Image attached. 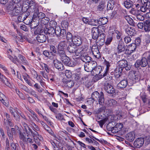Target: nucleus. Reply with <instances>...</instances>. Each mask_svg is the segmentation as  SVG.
Instances as JSON below:
<instances>
[{"instance_id":"f257e3e1","label":"nucleus","mask_w":150,"mask_h":150,"mask_svg":"<svg viewBox=\"0 0 150 150\" xmlns=\"http://www.w3.org/2000/svg\"><path fill=\"white\" fill-rule=\"evenodd\" d=\"M29 9H30L32 12H34L33 17L36 19H42L45 16V14L42 12L39 13L38 7L37 5H35L34 2L31 1L29 4Z\"/></svg>"},{"instance_id":"f03ea898","label":"nucleus","mask_w":150,"mask_h":150,"mask_svg":"<svg viewBox=\"0 0 150 150\" xmlns=\"http://www.w3.org/2000/svg\"><path fill=\"white\" fill-rule=\"evenodd\" d=\"M91 97L95 101L98 100L99 103L100 105H102L104 104V99L103 93L102 92H101L100 94L97 91L93 92L91 95Z\"/></svg>"},{"instance_id":"7ed1b4c3","label":"nucleus","mask_w":150,"mask_h":150,"mask_svg":"<svg viewBox=\"0 0 150 150\" xmlns=\"http://www.w3.org/2000/svg\"><path fill=\"white\" fill-rule=\"evenodd\" d=\"M148 65V62L147 59L145 57H143L141 59H138L137 60L134 64V66L137 68L140 67H144Z\"/></svg>"},{"instance_id":"20e7f679","label":"nucleus","mask_w":150,"mask_h":150,"mask_svg":"<svg viewBox=\"0 0 150 150\" xmlns=\"http://www.w3.org/2000/svg\"><path fill=\"white\" fill-rule=\"evenodd\" d=\"M14 59L15 62H13L14 63H18L20 64H27V61L25 58L22 55L20 54L18 56H15Z\"/></svg>"},{"instance_id":"39448f33","label":"nucleus","mask_w":150,"mask_h":150,"mask_svg":"<svg viewBox=\"0 0 150 150\" xmlns=\"http://www.w3.org/2000/svg\"><path fill=\"white\" fill-rule=\"evenodd\" d=\"M62 62L66 65L68 66L74 67L75 65L74 62L71 61L67 56H66L61 59Z\"/></svg>"},{"instance_id":"423d86ee","label":"nucleus","mask_w":150,"mask_h":150,"mask_svg":"<svg viewBox=\"0 0 150 150\" xmlns=\"http://www.w3.org/2000/svg\"><path fill=\"white\" fill-rule=\"evenodd\" d=\"M88 49V47L86 45L79 47L78 49L76 48L75 54L77 56H81V55L85 54Z\"/></svg>"},{"instance_id":"0eeeda50","label":"nucleus","mask_w":150,"mask_h":150,"mask_svg":"<svg viewBox=\"0 0 150 150\" xmlns=\"http://www.w3.org/2000/svg\"><path fill=\"white\" fill-rule=\"evenodd\" d=\"M53 62L56 68L59 70L63 71L64 69V67L62 63L57 59H54Z\"/></svg>"},{"instance_id":"6e6552de","label":"nucleus","mask_w":150,"mask_h":150,"mask_svg":"<svg viewBox=\"0 0 150 150\" xmlns=\"http://www.w3.org/2000/svg\"><path fill=\"white\" fill-rule=\"evenodd\" d=\"M104 88L107 92L109 93H113L115 92V90L111 85L109 83H104Z\"/></svg>"},{"instance_id":"1a4fd4ad","label":"nucleus","mask_w":150,"mask_h":150,"mask_svg":"<svg viewBox=\"0 0 150 150\" xmlns=\"http://www.w3.org/2000/svg\"><path fill=\"white\" fill-rule=\"evenodd\" d=\"M21 12V8L18 5L15 6V8L12 10L9 13L12 16L19 15Z\"/></svg>"},{"instance_id":"9d476101","label":"nucleus","mask_w":150,"mask_h":150,"mask_svg":"<svg viewBox=\"0 0 150 150\" xmlns=\"http://www.w3.org/2000/svg\"><path fill=\"white\" fill-rule=\"evenodd\" d=\"M144 139L143 138H138L134 142V145L137 148H139L142 146L144 143Z\"/></svg>"},{"instance_id":"9b49d317","label":"nucleus","mask_w":150,"mask_h":150,"mask_svg":"<svg viewBox=\"0 0 150 150\" xmlns=\"http://www.w3.org/2000/svg\"><path fill=\"white\" fill-rule=\"evenodd\" d=\"M126 46L123 43L119 42L117 47V51L118 54H120L125 51Z\"/></svg>"},{"instance_id":"f8f14e48","label":"nucleus","mask_w":150,"mask_h":150,"mask_svg":"<svg viewBox=\"0 0 150 150\" xmlns=\"http://www.w3.org/2000/svg\"><path fill=\"white\" fill-rule=\"evenodd\" d=\"M74 44L76 46H79L82 43V39L81 37L79 36H74L73 38V40L72 41Z\"/></svg>"},{"instance_id":"ddd939ff","label":"nucleus","mask_w":150,"mask_h":150,"mask_svg":"<svg viewBox=\"0 0 150 150\" xmlns=\"http://www.w3.org/2000/svg\"><path fill=\"white\" fill-rule=\"evenodd\" d=\"M92 38L94 40L98 38L99 34V29L97 27H94L91 30Z\"/></svg>"},{"instance_id":"4468645a","label":"nucleus","mask_w":150,"mask_h":150,"mask_svg":"<svg viewBox=\"0 0 150 150\" xmlns=\"http://www.w3.org/2000/svg\"><path fill=\"white\" fill-rule=\"evenodd\" d=\"M62 81L64 86L68 87H72L74 84V83L72 81L67 79H63Z\"/></svg>"},{"instance_id":"2eb2a0df","label":"nucleus","mask_w":150,"mask_h":150,"mask_svg":"<svg viewBox=\"0 0 150 150\" xmlns=\"http://www.w3.org/2000/svg\"><path fill=\"white\" fill-rule=\"evenodd\" d=\"M4 125L6 129H9V127H12L13 126V123L11 122V120H4Z\"/></svg>"},{"instance_id":"dca6fc26","label":"nucleus","mask_w":150,"mask_h":150,"mask_svg":"<svg viewBox=\"0 0 150 150\" xmlns=\"http://www.w3.org/2000/svg\"><path fill=\"white\" fill-rule=\"evenodd\" d=\"M0 100L2 103L6 106H8L9 105V102L7 100L5 96L0 92Z\"/></svg>"},{"instance_id":"f3484780","label":"nucleus","mask_w":150,"mask_h":150,"mask_svg":"<svg viewBox=\"0 0 150 150\" xmlns=\"http://www.w3.org/2000/svg\"><path fill=\"white\" fill-rule=\"evenodd\" d=\"M125 32L129 35L132 37L136 34V31L133 28L131 27H128L125 29Z\"/></svg>"},{"instance_id":"a211bd4d","label":"nucleus","mask_w":150,"mask_h":150,"mask_svg":"<svg viewBox=\"0 0 150 150\" xmlns=\"http://www.w3.org/2000/svg\"><path fill=\"white\" fill-rule=\"evenodd\" d=\"M36 38L37 41L40 43L44 42L46 40V36L43 34L38 35Z\"/></svg>"},{"instance_id":"6ab92c4d","label":"nucleus","mask_w":150,"mask_h":150,"mask_svg":"<svg viewBox=\"0 0 150 150\" xmlns=\"http://www.w3.org/2000/svg\"><path fill=\"white\" fill-rule=\"evenodd\" d=\"M76 46L73 44H71L68 46L67 50L71 53H74L76 52Z\"/></svg>"},{"instance_id":"aec40b11","label":"nucleus","mask_w":150,"mask_h":150,"mask_svg":"<svg viewBox=\"0 0 150 150\" xmlns=\"http://www.w3.org/2000/svg\"><path fill=\"white\" fill-rule=\"evenodd\" d=\"M126 139L130 142L133 141L135 138V134L134 132H131L127 134Z\"/></svg>"},{"instance_id":"412c9836","label":"nucleus","mask_w":150,"mask_h":150,"mask_svg":"<svg viewBox=\"0 0 150 150\" xmlns=\"http://www.w3.org/2000/svg\"><path fill=\"white\" fill-rule=\"evenodd\" d=\"M80 59L82 61L85 63H88L91 61V57L84 54L81 55Z\"/></svg>"},{"instance_id":"4be33fe9","label":"nucleus","mask_w":150,"mask_h":150,"mask_svg":"<svg viewBox=\"0 0 150 150\" xmlns=\"http://www.w3.org/2000/svg\"><path fill=\"white\" fill-rule=\"evenodd\" d=\"M43 54L45 57L51 59H52L55 57L54 54H52V52H49L48 50L44 51L43 52Z\"/></svg>"},{"instance_id":"5701e85b","label":"nucleus","mask_w":150,"mask_h":150,"mask_svg":"<svg viewBox=\"0 0 150 150\" xmlns=\"http://www.w3.org/2000/svg\"><path fill=\"white\" fill-rule=\"evenodd\" d=\"M127 84V81L124 80L121 81L117 85V87L119 88H125Z\"/></svg>"},{"instance_id":"b1692460","label":"nucleus","mask_w":150,"mask_h":150,"mask_svg":"<svg viewBox=\"0 0 150 150\" xmlns=\"http://www.w3.org/2000/svg\"><path fill=\"white\" fill-rule=\"evenodd\" d=\"M44 32L46 34L53 35L55 33L54 28L50 27L45 28Z\"/></svg>"},{"instance_id":"393cba45","label":"nucleus","mask_w":150,"mask_h":150,"mask_svg":"<svg viewBox=\"0 0 150 150\" xmlns=\"http://www.w3.org/2000/svg\"><path fill=\"white\" fill-rule=\"evenodd\" d=\"M105 0H102L100 2L98 6V8L99 11L103 10L105 7Z\"/></svg>"},{"instance_id":"a878e982","label":"nucleus","mask_w":150,"mask_h":150,"mask_svg":"<svg viewBox=\"0 0 150 150\" xmlns=\"http://www.w3.org/2000/svg\"><path fill=\"white\" fill-rule=\"evenodd\" d=\"M118 64L120 67V69H122V68H124L126 65H127V62L126 60H122L119 61L118 62Z\"/></svg>"},{"instance_id":"bb28decb","label":"nucleus","mask_w":150,"mask_h":150,"mask_svg":"<svg viewBox=\"0 0 150 150\" xmlns=\"http://www.w3.org/2000/svg\"><path fill=\"white\" fill-rule=\"evenodd\" d=\"M7 57L12 62H15V60L12 55L13 54V51L11 49H9L8 50L7 52Z\"/></svg>"},{"instance_id":"cd10ccee","label":"nucleus","mask_w":150,"mask_h":150,"mask_svg":"<svg viewBox=\"0 0 150 150\" xmlns=\"http://www.w3.org/2000/svg\"><path fill=\"white\" fill-rule=\"evenodd\" d=\"M108 21V19L107 18H102L98 20V23L99 25H103L106 24Z\"/></svg>"},{"instance_id":"c85d7f7f","label":"nucleus","mask_w":150,"mask_h":150,"mask_svg":"<svg viewBox=\"0 0 150 150\" xmlns=\"http://www.w3.org/2000/svg\"><path fill=\"white\" fill-rule=\"evenodd\" d=\"M18 132L19 137L20 139L22 140L23 142H26V138L24 135L25 133L21 132L20 130H18Z\"/></svg>"},{"instance_id":"c756f323","label":"nucleus","mask_w":150,"mask_h":150,"mask_svg":"<svg viewBox=\"0 0 150 150\" xmlns=\"http://www.w3.org/2000/svg\"><path fill=\"white\" fill-rule=\"evenodd\" d=\"M66 46V41L61 42L58 45V50H64Z\"/></svg>"},{"instance_id":"7c9ffc66","label":"nucleus","mask_w":150,"mask_h":150,"mask_svg":"<svg viewBox=\"0 0 150 150\" xmlns=\"http://www.w3.org/2000/svg\"><path fill=\"white\" fill-rule=\"evenodd\" d=\"M0 79H1L2 81L7 86H9L10 84L8 81V79L4 76L1 75V74L0 75Z\"/></svg>"},{"instance_id":"2f4dec72","label":"nucleus","mask_w":150,"mask_h":150,"mask_svg":"<svg viewBox=\"0 0 150 150\" xmlns=\"http://www.w3.org/2000/svg\"><path fill=\"white\" fill-rule=\"evenodd\" d=\"M122 69L120 68H116L114 72V75L116 77L118 78L121 75Z\"/></svg>"},{"instance_id":"473e14b6","label":"nucleus","mask_w":150,"mask_h":150,"mask_svg":"<svg viewBox=\"0 0 150 150\" xmlns=\"http://www.w3.org/2000/svg\"><path fill=\"white\" fill-rule=\"evenodd\" d=\"M40 73L43 78L46 79L49 82L48 76V73H47L45 70L40 71Z\"/></svg>"},{"instance_id":"72a5a7b5","label":"nucleus","mask_w":150,"mask_h":150,"mask_svg":"<svg viewBox=\"0 0 150 150\" xmlns=\"http://www.w3.org/2000/svg\"><path fill=\"white\" fill-rule=\"evenodd\" d=\"M133 3L132 1L129 0H128L125 1L124 2V4L125 7L127 8H131L133 5Z\"/></svg>"},{"instance_id":"f704fd0d","label":"nucleus","mask_w":150,"mask_h":150,"mask_svg":"<svg viewBox=\"0 0 150 150\" xmlns=\"http://www.w3.org/2000/svg\"><path fill=\"white\" fill-rule=\"evenodd\" d=\"M23 125L24 128V130L27 134V137H28L30 134V129H31L29 127L28 125L25 123H23Z\"/></svg>"},{"instance_id":"c9c22d12","label":"nucleus","mask_w":150,"mask_h":150,"mask_svg":"<svg viewBox=\"0 0 150 150\" xmlns=\"http://www.w3.org/2000/svg\"><path fill=\"white\" fill-rule=\"evenodd\" d=\"M107 71H105V73L103 74V77H104V79L106 81L105 82H107L108 81H110L112 79V77L109 76V75H107Z\"/></svg>"},{"instance_id":"e433bc0d","label":"nucleus","mask_w":150,"mask_h":150,"mask_svg":"<svg viewBox=\"0 0 150 150\" xmlns=\"http://www.w3.org/2000/svg\"><path fill=\"white\" fill-rule=\"evenodd\" d=\"M116 103V101L114 99H112L108 100V101L107 103H106V104L108 106H111L115 105Z\"/></svg>"},{"instance_id":"4c0bfd02","label":"nucleus","mask_w":150,"mask_h":150,"mask_svg":"<svg viewBox=\"0 0 150 150\" xmlns=\"http://www.w3.org/2000/svg\"><path fill=\"white\" fill-rule=\"evenodd\" d=\"M101 68L100 67H96L92 71L96 75H98L102 71Z\"/></svg>"},{"instance_id":"58836bf2","label":"nucleus","mask_w":150,"mask_h":150,"mask_svg":"<svg viewBox=\"0 0 150 150\" xmlns=\"http://www.w3.org/2000/svg\"><path fill=\"white\" fill-rule=\"evenodd\" d=\"M143 57H145V58L147 59L148 66L150 68V54L148 52H145L143 55Z\"/></svg>"},{"instance_id":"ea45409f","label":"nucleus","mask_w":150,"mask_h":150,"mask_svg":"<svg viewBox=\"0 0 150 150\" xmlns=\"http://www.w3.org/2000/svg\"><path fill=\"white\" fill-rule=\"evenodd\" d=\"M88 64L91 67L92 70L96 67L97 63L95 61H91L88 63Z\"/></svg>"},{"instance_id":"a19ab883","label":"nucleus","mask_w":150,"mask_h":150,"mask_svg":"<svg viewBox=\"0 0 150 150\" xmlns=\"http://www.w3.org/2000/svg\"><path fill=\"white\" fill-rule=\"evenodd\" d=\"M93 55L96 58L99 59L101 57L100 54L98 50L92 52Z\"/></svg>"},{"instance_id":"79ce46f5","label":"nucleus","mask_w":150,"mask_h":150,"mask_svg":"<svg viewBox=\"0 0 150 150\" xmlns=\"http://www.w3.org/2000/svg\"><path fill=\"white\" fill-rule=\"evenodd\" d=\"M37 131L36 130H34L33 131L31 129H30L29 135H30V133H31L34 139H35V137H37L38 136H39V134Z\"/></svg>"},{"instance_id":"37998d69","label":"nucleus","mask_w":150,"mask_h":150,"mask_svg":"<svg viewBox=\"0 0 150 150\" xmlns=\"http://www.w3.org/2000/svg\"><path fill=\"white\" fill-rule=\"evenodd\" d=\"M98 23V20L92 19L89 21L88 24L91 25H96Z\"/></svg>"},{"instance_id":"c03bdc74","label":"nucleus","mask_w":150,"mask_h":150,"mask_svg":"<svg viewBox=\"0 0 150 150\" xmlns=\"http://www.w3.org/2000/svg\"><path fill=\"white\" fill-rule=\"evenodd\" d=\"M61 29L59 26H57L54 28L55 33L54 34L56 35L57 36L59 37L60 33L61 32Z\"/></svg>"},{"instance_id":"a18cd8bd","label":"nucleus","mask_w":150,"mask_h":150,"mask_svg":"<svg viewBox=\"0 0 150 150\" xmlns=\"http://www.w3.org/2000/svg\"><path fill=\"white\" fill-rule=\"evenodd\" d=\"M84 69L85 71L89 72L92 71L91 67H90L88 64V63H85L84 65Z\"/></svg>"},{"instance_id":"49530a36","label":"nucleus","mask_w":150,"mask_h":150,"mask_svg":"<svg viewBox=\"0 0 150 150\" xmlns=\"http://www.w3.org/2000/svg\"><path fill=\"white\" fill-rule=\"evenodd\" d=\"M25 15H24V14H20L18 18V21L20 22H22L23 21L27 18V16L25 18Z\"/></svg>"},{"instance_id":"de8ad7c7","label":"nucleus","mask_w":150,"mask_h":150,"mask_svg":"<svg viewBox=\"0 0 150 150\" xmlns=\"http://www.w3.org/2000/svg\"><path fill=\"white\" fill-rule=\"evenodd\" d=\"M138 73V72L133 71L130 73V74H131L133 79H134L135 80H137L139 77V76L137 75Z\"/></svg>"},{"instance_id":"09e8293b","label":"nucleus","mask_w":150,"mask_h":150,"mask_svg":"<svg viewBox=\"0 0 150 150\" xmlns=\"http://www.w3.org/2000/svg\"><path fill=\"white\" fill-rule=\"evenodd\" d=\"M73 38L72 34L70 32H68L66 34V38L68 41L70 42L72 41Z\"/></svg>"},{"instance_id":"8fccbe9b","label":"nucleus","mask_w":150,"mask_h":150,"mask_svg":"<svg viewBox=\"0 0 150 150\" xmlns=\"http://www.w3.org/2000/svg\"><path fill=\"white\" fill-rule=\"evenodd\" d=\"M41 66H44L45 71L47 73L50 72V68L47 64L44 63H42L40 64Z\"/></svg>"},{"instance_id":"3c124183","label":"nucleus","mask_w":150,"mask_h":150,"mask_svg":"<svg viewBox=\"0 0 150 150\" xmlns=\"http://www.w3.org/2000/svg\"><path fill=\"white\" fill-rule=\"evenodd\" d=\"M108 120V118H105L102 120H101L100 121H98L97 122L99 123L100 127L101 128H102L103 125Z\"/></svg>"},{"instance_id":"603ef678","label":"nucleus","mask_w":150,"mask_h":150,"mask_svg":"<svg viewBox=\"0 0 150 150\" xmlns=\"http://www.w3.org/2000/svg\"><path fill=\"white\" fill-rule=\"evenodd\" d=\"M49 20L50 19L48 18L45 16L41 19V22L42 23L45 25L49 22Z\"/></svg>"},{"instance_id":"864d4df0","label":"nucleus","mask_w":150,"mask_h":150,"mask_svg":"<svg viewBox=\"0 0 150 150\" xmlns=\"http://www.w3.org/2000/svg\"><path fill=\"white\" fill-rule=\"evenodd\" d=\"M58 54L61 57V59L66 56L64 50H58Z\"/></svg>"},{"instance_id":"5fc2aeb1","label":"nucleus","mask_w":150,"mask_h":150,"mask_svg":"<svg viewBox=\"0 0 150 150\" xmlns=\"http://www.w3.org/2000/svg\"><path fill=\"white\" fill-rule=\"evenodd\" d=\"M139 12L138 10L132 8L130 11V13L136 16L138 14H139Z\"/></svg>"},{"instance_id":"6e6d98bb","label":"nucleus","mask_w":150,"mask_h":150,"mask_svg":"<svg viewBox=\"0 0 150 150\" xmlns=\"http://www.w3.org/2000/svg\"><path fill=\"white\" fill-rule=\"evenodd\" d=\"M20 87L23 90L26 92L28 93H30V90L28 89V88L25 86L21 84L19 85Z\"/></svg>"},{"instance_id":"4d7b16f0","label":"nucleus","mask_w":150,"mask_h":150,"mask_svg":"<svg viewBox=\"0 0 150 150\" xmlns=\"http://www.w3.org/2000/svg\"><path fill=\"white\" fill-rule=\"evenodd\" d=\"M112 34H114L115 35H116V38L117 39L119 40L120 38L121 35H122V33L120 31L116 30Z\"/></svg>"},{"instance_id":"13d9d810","label":"nucleus","mask_w":150,"mask_h":150,"mask_svg":"<svg viewBox=\"0 0 150 150\" xmlns=\"http://www.w3.org/2000/svg\"><path fill=\"white\" fill-rule=\"evenodd\" d=\"M56 76L54 73H51L49 76L50 78V81H51V82L55 81V78Z\"/></svg>"},{"instance_id":"bf43d9fd","label":"nucleus","mask_w":150,"mask_h":150,"mask_svg":"<svg viewBox=\"0 0 150 150\" xmlns=\"http://www.w3.org/2000/svg\"><path fill=\"white\" fill-rule=\"evenodd\" d=\"M125 19L127 21L128 23L130 25H132L133 24V20L128 16H125Z\"/></svg>"},{"instance_id":"052dcab7","label":"nucleus","mask_w":150,"mask_h":150,"mask_svg":"<svg viewBox=\"0 0 150 150\" xmlns=\"http://www.w3.org/2000/svg\"><path fill=\"white\" fill-rule=\"evenodd\" d=\"M65 75L68 78H70L72 75L71 71L69 70H67L65 71Z\"/></svg>"},{"instance_id":"680f3d73","label":"nucleus","mask_w":150,"mask_h":150,"mask_svg":"<svg viewBox=\"0 0 150 150\" xmlns=\"http://www.w3.org/2000/svg\"><path fill=\"white\" fill-rule=\"evenodd\" d=\"M12 150H16L18 149V144H17L12 143L11 145Z\"/></svg>"},{"instance_id":"e2e57ef3","label":"nucleus","mask_w":150,"mask_h":150,"mask_svg":"<svg viewBox=\"0 0 150 150\" xmlns=\"http://www.w3.org/2000/svg\"><path fill=\"white\" fill-rule=\"evenodd\" d=\"M50 52H52V54L55 53L57 52V50L55 47L53 45H50Z\"/></svg>"},{"instance_id":"0e129e2a","label":"nucleus","mask_w":150,"mask_h":150,"mask_svg":"<svg viewBox=\"0 0 150 150\" xmlns=\"http://www.w3.org/2000/svg\"><path fill=\"white\" fill-rule=\"evenodd\" d=\"M66 33V30L64 29H62L59 36L61 38H64L65 37Z\"/></svg>"},{"instance_id":"69168bd1","label":"nucleus","mask_w":150,"mask_h":150,"mask_svg":"<svg viewBox=\"0 0 150 150\" xmlns=\"http://www.w3.org/2000/svg\"><path fill=\"white\" fill-rule=\"evenodd\" d=\"M7 132V134L8 136L9 137V139L10 140L11 139L12 140L13 138V134L11 131L10 129H6Z\"/></svg>"},{"instance_id":"338daca9","label":"nucleus","mask_w":150,"mask_h":150,"mask_svg":"<svg viewBox=\"0 0 150 150\" xmlns=\"http://www.w3.org/2000/svg\"><path fill=\"white\" fill-rule=\"evenodd\" d=\"M15 120L19 122L20 120V117L18 115L16 112L12 115Z\"/></svg>"},{"instance_id":"774afa93","label":"nucleus","mask_w":150,"mask_h":150,"mask_svg":"<svg viewBox=\"0 0 150 150\" xmlns=\"http://www.w3.org/2000/svg\"><path fill=\"white\" fill-rule=\"evenodd\" d=\"M124 40L126 44H128L131 41V39L130 37L127 36L125 37Z\"/></svg>"}]
</instances>
